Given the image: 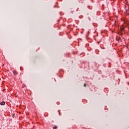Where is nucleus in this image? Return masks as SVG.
<instances>
[{"instance_id": "obj_1", "label": "nucleus", "mask_w": 129, "mask_h": 129, "mask_svg": "<svg viewBox=\"0 0 129 129\" xmlns=\"http://www.w3.org/2000/svg\"><path fill=\"white\" fill-rule=\"evenodd\" d=\"M1 105H5V104H6V103H5V102L2 101L0 103Z\"/></svg>"}, {"instance_id": "obj_2", "label": "nucleus", "mask_w": 129, "mask_h": 129, "mask_svg": "<svg viewBox=\"0 0 129 129\" xmlns=\"http://www.w3.org/2000/svg\"><path fill=\"white\" fill-rule=\"evenodd\" d=\"M13 73L14 75H16L17 74V72L16 71H13Z\"/></svg>"}, {"instance_id": "obj_3", "label": "nucleus", "mask_w": 129, "mask_h": 129, "mask_svg": "<svg viewBox=\"0 0 129 129\" xmlns=\"http://www.w3.org/2000/svg\"><path fill=\"white\" fill-rule=\"evenodd\" d=\"M15 115H16V114H13L12 115V117L15 118Z\"/></svg>"}, {"instance_id": "obj_4", "label": "nucleus", "mask_w": 129, "mask_h": 129, "mask_svg": "<svg viewBox=\"0 0 129 129\" xmlns=\"http://www.w3.org/2000/svg\"><path fill=\"white\" fill-rule=\"evenodd\" d=\"M120 38H117V41H120Z\"/></svg>"}, {"instance_id": "obj_5", "label": "nucleus", "mask_w": 129, "mask_h": 129, "mask_svg": "<svg viewBox=\"0 0 129 129\" xmlns=\"http://www.w3.org/2000/svg\"><path fill=\"white\" fill-rule=\"evenodd\" d=\"M53 129H57V126H55L54 127H53Z\"/></svg>"}, {"instance_id": "obj_6", "label": "nucleus", "mask_w": 129, "mask_h": 129, "mask_svg": "<svg viewBox=\"0 0 129 129\" xmlns=\"http://www.w3.org/2000/svg\"><path fill=\"white\" fill-rule=\"evenodd\" d=\"M84 86H86V84H84Z\"/></svg>"}]
</instances>
